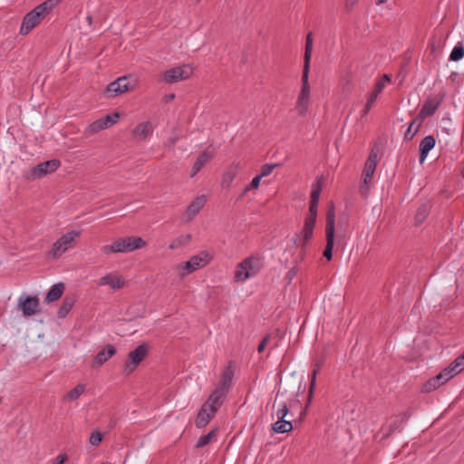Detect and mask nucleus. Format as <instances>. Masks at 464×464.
Listing matches in <instances>:
<instances>
[{"label":"nucleus","instance_id":"nucleus-1","mask_svg":"<svg viewBox=\"0 0 464 464\" xmlns=\"http://www.w3.org/2000/svg\"><path fill=\"white\" fill-rule=\"evenodd\" d=\"M60 2L61 0H46L26 14L20 28V34L23 35L27 34L37 26Z\"/></svg>","mask_w":464,"mask_h":464},{"label":"nucleus","instance_id":"nucleus-2","mask_svg":"<svg viewBox=\"0 0 464 464\" xmlns=\"http://www.w3.org/2000/svg\"><path fill=\"white\" fill-rule=\"evenodd\" d=\"M145 246L146 242L140 237H126L118 238L111 245L103 246L102 251L106 255L125 253L140 249Z\"/></svg>","mask_w":464,"mask_h":464},{"label":"nucleus","instance_id":"nucleus-3","mask_svg":"<svg viewBox=\"0 0 464 464\" xmlns=\"http://www.w3.org/2000/svg\"><path fill=\"white\" fill-rule=\"evenodd\" d=\"M440 101H435L433 99H428L420 111L419 112L418 116L411 122L410 126L408 127L404 139L406 140H411L415 136V134L419 131L423 120L426 117L431 116L434 114L438 107L440 106Z\"/></svg>","mask_w":464,"mask_h":464},{"label":"nucleus","instance_id":"nucleus-4","mask_svg":"<svg viewBox=\"0 0 464 464\" xmlns=\"http://www.w3.org/2000/svg\"><path fill=\"white\" fill-rule=\"evenodd\" d=\"M334 234H335V209L334 205L332 202L328 206L326 212V224H325V237L326 246L324 250L323 256L327 259L331 260L333 257V248L334 245Z\"/></svg>","mask_w":464,"mask_h":464},{"label":"nucleus","instance_id":"nucleus-5","mask_svg":"<svg viewBox=\"0 0 464 464\" xmlns=\"http://www.w3.org/2000/svg\"><path fill=\"white\" fill-rule=\"evenodd\" d=\"M262 266L259 257L249 256L244 259L237 267L235 280L245 281L249 277L256 276Z\"/></svg>","mask_w":464,"mask_h":464},{"label":"nucleus","instance_id":"nucleus-6","mask_svg":"<svg viewBox=\"0 0 464 464\" xmlns=\"http://www.w3.org/2000/svg\"><path fill=\"white\" fill-rule=\"evenodd\" d=\"M60 166L61 161L59 160H50L30 169L24 174V178L28 180L41 179L48 174L54 172Z\"/></svg>","mask_w":464,"mask_h":464},{"label":"nucleus","instance_id":"nucleus-7","mask_svg":"<svg viewBox=\"0 0 464 464\" xmlns=\"http://www.w3.org/2000/svg\"><path fill=\"white\" fill-rule=\"evenodd\" d=\"M316 218L317 216L306 214L303 230L300 234L295 235V244L301 247L303 253L313 237L314 228L316 224Z\"/></svg>","mask_w":464,"mask_h":464},{"label":"nucleus","instance_id":"nucleus-8","mask_svg":"<svg viewBox=\"0 0 464 464\" xmlns=\"http://www.w3.org/2000/svg\"><path fill=\"white\" fill-rule=\"evenodd\" d=\"M308 75L309 70H303L302 73V87L299 92L297 102H296V111L300 115H304L309 105V98H310V85L308 82Z\"/></svg>","mask_w":464,"mask_h":464},{"label":"nucleus","instance_id":"nucleus-9","mask_svg":"<svg viewBox=\"0 0 464 464\" xmlns=\"http://www.w3.org/2000/svg\"><path fill=\"white\" fill-rule=\"evenodd\" d=\"M148 354V345L146 343L140 344L136 349L130 352L125 362L124 373L130 374L136 367L143 361Z\"/></svg>","mask_w":464,"mask_h":464},{"label":"nucleus","instance_id":"nucleus-10","mask_svg":"<svg viewBox=\"0 0 464 464\" xmlns=\"http://www.w3.org/2000/svg\"><path fill=\"white\" fill-rule=\"evenodd\" d=\"M378 152L379 151L377 149H375V148L372 149L370 155L366 160V163H365V166L363 169V172H362L363 182H362V185L361 186L362 193H364V190H365V192L367 191L368 185L372 181V175L377 167Z\"/></svg>","mask_w":464,"mask_h":464},{"label":"nucleus","instance_id":"nucleus-11","mask_svg":"<svg viewBox=\"0 0 464 464\" xmlns=\"http://www.w3.org/2000/svg\"><path fill=\"white\" fill-rule=\"evenodd\" d=\"M78 233L71 231L62 236L53 245L52 249L49 251V256L53 258L60 257L72 245L75 237Z\"/></svg>","mask_w":464,"mask_h":464},{"label":"nucleus","instance_id":"nucleus-12","mask_svg":"<svg viewBox=\"0 0 464 464\" xmlns=\"http://www.w3.org/2000/svg\"><path fill=\"white\" fill-rule=\"evenodd\" d=\"M134 88V85H131L130 82V78L127 76L119 77L114 82H111L105 92L104 94L107 98H112L119 94L129 92Z\"/></svg>","mask_w":464,"mask_h":464},{"label":"nucleus","instance_id":"nucleus-13","mask_svg":"<svg viewBox=\"0 0 464 464\" xmlns=\"http://www.w3.org/2000/svg\"><path fill=\"white\" fill-rule=\"evenodd\" d=\"M191 74L192 68L184 64L166 71L162 75V80L167 83H174L188 79Z\"/></svg>","mask_w":464,"mask_h":464},{"label":"nucleus","instance_id":"nucleus-14","mask_svg":"<svg viewBox=\"0 0 464 464\" xmlns=\"http://www.w3.org/2000/svg\"><path fill=\"white\" fill-rule=\"evenodd\" d=\"M208 263V255L201 254L192 256L188 261L179 264L177 268L180 270V276L184 277L186 275L205 266Z\"/></svg>","mask_w":464,"mask_h":464},{"label":"nucleus","instance_id":"nucleus-15","mask_svg":"<svg viewBox=\"0 0 464 464\" xmlns=\"http://www.w3.org/2000/svg\"><path fill=\"white\" fill-rule=\"evenodd\" d=\"M40 303L36 296L21 295L18 298V308L24 316H32L38 313Z\"/></svg>","mask_w":464,"mask_h":464},{"label":"nucleus","instance_id":"nucleus-16","mask_svg":"<svg viewBox=\"0 0 464 464\" xmlns=\"http://www.w3.org/2000/svg\"><path fill=\"white\" fill-rule=\"evenodd\" d=\"M451 378L450 375L446 372L445 370L441 371L438 375H436L433 378H430L428 382H426L422 388V392H430L432 391H435L437 388H439L443 383L447 382Z\"/></svg>","mask_w":464,"mask_h":464},{"label":"nucleus","instance_id":"nucleus-17","mask_svg":"<svg viewBox=\"0 0 464 464\" xmlns=\"http://www.w3.org/2000/svg\"><path fill=\"white\" fill-rule=\"evenodd\" d=\"M99 285H109L113 290H119L125 285V280L122 276L116 274H107L101 277L98 282Z\"/></svg>","mask_w":464,"mask_h":464},{"label":"nucleus","instance_id":"nucleus-18","mask_svg":"<svg viewBox=\"0 0 464 464\" xmlns=\"http://www.w3.org/2000/svg\"><path fill=\"white\" fill-rule=\"evenodd\" d=\"M228 392L216 387V389L209 395L208 400L204 402L206 405L208 404V407L218 411V410L223 404L225 398L227 397Z\"/></svg>","mask_w":464,"mask_h":464},{"label":"nucleus","instance_id":"nucleus-19","mask_svg":"<svg viewBox=\"0 0 464 464\" xmlns=\"http://www.w3.org/2000/svg\"><path fill=\"white\" fill-rule=\"evenodd\" d=\"M216 412V411L208 407V404L203 403L196 419V426L200 429L204 428L215 416Z\"/></svg>","mask_w":464,"mask_h":464},{"label":"nucleus","instance_id":"nucleus-20","mask_svg":"<svg viewBox=\"0 0 464 464\" xmlns=\"http://www.w3.org/2000/svg\"><path fill=\"white\" fill-rule=\"evenodd\" d=\"M207 198L204 195L197 197L188 207L186 211V218L190 221L205 206Z\"/></svg>","mask_w":464,"mask_h":464},{"label":"nucleus","instance_id":"nucleus-21","mask_svg":"<svg viewBox=\"0 0 464 464\" xmlns=\"http://www.w3.org/2000/svg\"><path fill=\"white\" fill-rule=\"evenodd\" d=\"M322 191V184L320 180H317L315 184L313 185L312 193H311V200L309 204L308 213L310 215L317 216V208L319 203V198Z\"/></svg>","mask_w":464,"mask_h":464},{"label":"nucleus","instance_id":"nucleus-22","mask_svg":"<svg viewBox=\"0 0 464 464\" xmlns=\"http://www.w3.org/2000/svg\"><path fill=\"white\" fill-rule=\"evenodd\" d=\"M436 140L433 136L429 135L426 136L424 139L421 140L420 143V162L422 164L430 150H431L435 146Z\"/></svg>","mask_w":464,"mask_h":464},{"label":"nucleus","instance_id":"nucleus-23","mask_svg":"<svg viewBox=\"0 0 464 464\" xmlns=\"http://www.w3.org/2000/svg\"><path fill=\"white\" fill-rule=\"evenodd\" d=\"M116 353V349L111 344H107L94 358L93 366H101Z\"/></svg>","mask_w":464,"mask_h":464},{"label":"nucleus","instance_id":"nucleus-24","mask_svg":"<svg viewBox=\"0 0 464 464\" xmlns=\"http://www.w3.org/2000/svg\"><path fill=\"white\" fill-rule=\"evenodd\" d=\"M233 377L234 369L231 363H229V365L225 369L224 372L222 373L221 379L217 387L228 392L231 388Z\"/></svg>","mask_w":464,"mask_h":464},{"label":"nucleus","instance_id":"nucleus-25","mask_svg":"<svg viewBox=\"0 0 464 464\" xmlns=\"http://www.w3.org/2000/svg\"><path fill=\"white\" fill-rule=\"evenodd\" d=\"M213 157V154L211 151H209L208 150H204L203 152H201L193 167H192V169H191V173H190V177H194L198 172L200 171V169L204 167V165L209 160H211Z\"/></svg>","mask_w":464,"mask_h":464},{"label":"nucleus","instance_id":"nucleus-26","mask_svg":"<svg viewBox=\"0 0 464 464\" xmlns=\"http://www.w3.org/2000/svg\"><path fill=\"white\" fill-rule=\"evenodd\" d=\"M152 124L150 121H144L136 126L133 135L140 140H145L152 134Z\"/></svg>","mask_w":464,"mask_h":464},{"label":"nucleus","instance_id":"nucleus-27","mask_svg":"<svg viewBox=\"0 0 464 464\" xmlns=\"http://www.w3.org/2000/svg\"><path fill=\"white\" fill-rule=\"evenodd\" d=\"M464 369V353L457 357L447 368L444 370L450 378L460 372Z\"/></svg>","mask_w":464,"mask_h":464},{"label":"nucleus","instance_id":"nucleus-28","mask_svg":"<svg viewBox=\"0 0 464 464\" xmlns=\"http://www.w3.org/2000/svg\"><path fill=\"white\" fill-rule=\"evenodd\" d=\"M237 165H231L223 174L221 185L225 188H230L233 180L237 175Z\"/></svg>","mask_w":464,"mask_h":464},{"label":"nucleus","instance_id":"nucleus-29","mask_svg":"<svg viewBox=\"0 0 464 464\" xmlns=\"http://www.w3.org/2000/svg\"><path fill=\"white\" fill-rule=\"evenodd\" d=\"M63 290H64V285L63 283H58V284L53 285L51 287V289L48 291L46 297H45V301L47 303H51V302L58 300L62 296Z\"/></svg>","mask_w":464,"mask_h":464},{"label":"nucleus","instance_id":"nucleus-30","mask_svg":"<svg viewBox=\"0 0 464 464\" xmlns=\"http://www.w3.org/2000/svg\"><path fill=\"white\" fill-rule=\"evenodd\" d=\"M312 50H313V38H312V33H309L306 35L305 39V51L304 55V68L303 70H310V60L312 55Z\"/></svg>","mask_w":464,"mask_h":464},{"label":"nucleus","instance_id":"nucleus-31","mask_svg":"<svg viewBox=\"0 0 464 464\" xmlns=\"http://www.w3.org/2000/svg\"><path fill=\"white\" fill-rule=\"evenodd\" d=\"M430 202H425V203H422L419 208L417 209V212H416V215H415V223L417 225H420L424 222V220L427 218L429 213H430Z\"/></svg>","mask_w":464,"mask_h":464},{"label":"nucleus","instance_id":"nucleus-32","mask_svg":"<svg viewBox=\"0 0 464 464\" xmlns=\"http://www.w3.org/2000/svg\"><path fill=\"white\" fill-rule=\"evenodd\" d=\"M75 303V299L72 296H65L63 300V304L58 310V316L64 318L68 313L72 310Z\"/></svg>","mask_w":464,"mask_h":464},{"label":"nucleus","instance_id":"nucleus-33","mask_svg":"<svg viewBox=\"0 0 464 464\" xmlns=\"http://www.w3.org/2000/svg\"><path fill=\"white\" fill-rule=\"evenodd\" d=\"M349 226V218L345 213L340 214L338 217L337 224V238L340 239L345 237V232Z\"/></svg>","mask_w":464,"mask_h":464},{"label":"nucleus","instance_id":"nucleus-34","mask_svg":"<svg viewBox=\"0 0 464 464\" xmlns=\"http://www.w3.org/2000/svg\"><path fill=\"white\" fill-rule=\"evenodd\" d=\"M272 429L276 433H285L293 430V424L290 420L277 419V421L273 424Z\"/></svg>","mask_w":464,"mask_h":464},{"label":"nucleus","instance_id":"nucleus-35","mask_svg":"<svg viewBox=\"0 0 464 464\" xmlns=\"http://www.w3.org/2000/svg\"><path fill=\"white\" fill-rule=\"evenodd\" d=\"M382 90H383L382 83H375L374 90L372 92V94L370 95V97L368 98L365 107L363 109V111H362L363 114H365L369 111V110L373 105L378 95L382 92Z\"/></svg>","mask_w":464,"mask_h":464},{"label":"nucleus","instance_id":"nucleus-36","mask_svg":"<svg viewBox=\"0 0 464 464\" xmlns=\"http://www.w3.org/2000/svg\"><path fill=\"white\" fill-rule=\"evenodd\" d=\"M84 391L85 385L78 384L64 396V400L75 401L84 392Z\"/></svg>","mask_w":464,"mask_h":464},{"label":"nucleus","instance_id":"nucleus-37","mask_svg":"<svg viewBox=\"0 0 464 464\" xmlns=\"http://www.w3.org/2000/svg\"><path fill=\"white\" fill-rule=\"evenodd\" d=\"M464 56V47L463 45L459 43L457 45L454 46L453 50L450 53V61H459Z\"/></svg>","mask_w":464,"mask_h":464},{"label":"nucleus","instance_id":"nucleus-38","mask_svg":"<svg viewBox=\"0 0 464 464\" xmlns=\"http://www.w3.org/2000/svg\"><path fill=\"white\" fill-rule=\"evenodd\" d=\"M104 129H106V123H104L102 119H99L89 125L88 132L90 134H93V133H97Z\"/></svg>","mask_w":464,"mask_h":464},{"label":"nucleus","instance_id":"nucleus-39","mask_svg":"<svg viewBox=\"0 0 464 464\" xmlns=\"http://www.w3.org/2000/svg\"><path fill=\"white\" fill-rule=\"evenodd\" d=\"M216 433H217V430H212L208 434L201 436L199 438L198 441L197 442V448H202V447L208 445V443H210L212 439L216 436Z\"/></svg>","mask_w":464,"mask_h":464},{"label":"nucleus","instance_id":"nucleus-40","mask_svg":"<svg viewBox=\"0 0 464 464\" xmlns=\"http://www.w3.org/2000/svg\"><path fill=\"white\" fill-rule=\"evenodd\" d=\"M190 240V235H186V236H182V237H179L178 238H176L169 246V249H175V248H178L180 246L188 243V241Z\"/></svg>","mask_w":464,"mask_h":464},{"label":"nucleus","instance_id":"nucleus-41","mask_svg":"<svg viewBox=\"0 0 464 464\" xmlns=\"http://www.w3.org/2000/svg\"><path fill=\"white\" fill-rule=\"evenodd\" d=\"M120 115L118 112H114L112 114H107L106 116L101 118L104 123H106V129L114 123L117 122Z\"/></svg>","mask_w":464,"mask_h":464},{"label":"nucleus","instance_id":"nucleus-42","mask_svg":"<svg viewBox=\"0 0 464 464\" xmlns=\"http://www.w3.org/2000/svg\"><path fill=\"white\" fill-rule=\"evenodd\" d=\"M262 177L257 175L256 176L252 181L250 182V184L246 187V188L244 189L242 195H241V198H243L250 189H256L259 187L260 185V180H261Z\"/></svg>","mask_w":464,"mask_h":464},{"label":"nucleus","instance_id":"nucleus-43","mask_svg":"<svg viewBox=\"0 0 464 464\" xmlns=\"http://www.w3.org/2000/svg\"><path fill=\"white\" fill-rule=\"evenodd\" d=\"M103 438V434L98 430H94L92 432L89 441L92 446H98Z\"/></svg>","mask_w":464,"mask_h":464},{"label":"nucleus","instance_id":"nucleus-44","mask_svg":"<svg viewBox=\"0 0 464 464\" xmlns=\"http://www.w3.org/2000/svg\"><path fill=\"white\" fill-rule=\"evenodd\" d=\"M278 165L277 164H265L261 168V172L259 176L266 177L268 176Z\"/></svg>","mask_w":464,"mask_h":464},{"label":"nucleus","instance_id":"nucleus-45","mask_svg":"<svg viewBox=\"0 0 464 464\" xmlns=\"http://www.w3.org/2000/svg\"><path fill=\"white\" fill-rule=\"evenodd\" d=\"M316 366H317V368L313 371V374H312V380H311L310 388H309V393H308V401H311L312 395H313V392H314V389L315 387V380H316V374H317V372H318L319 364H317Z\"/></svg>","mask_w":464,"mask_h":464},{"label":"nucleus","instance_id":"nucleus-46","mask_svg":"<svg viewBox=\"0 0 464 464\" xmlns=\"http://www.w3.org/2000/svg\"><path fill=\"white\" fill-rule=\"evenodd\" d=\"M288 414V407L286 403L282 402L279 404V409L276 411V417L277 419H285V416Z\"/></svg>","mask_w":464,"mask_h":464},{"label":"nucleus","instance_id":"nucleus-47","mask_svg":"<svg viewBox=\"0 0 464 464\" xmlns=\"http://www.w3.org/2000/svg\"><path fill=\"white\" fill-rule=\"evenodd\" d=\"M269 340H270V336L269 335H266V336H265L262 339V341L260 342V343L257 346V352L259 353H261L265 350V348L266 347L267 343H269Z\"/></svg>","mask_w":464,"mask_h":464},{"label":"nucleus","instance_id":"nucleus-48","mask_svg":"<svg viewBox=\"0 0 464 464\" xmlns=\"http://www.w3.org/2000/svg\"><path fill=\"white\" fill-rule=\"evenodd\" d=\"M179 140L178 133L173 132V135L167 140L166 145L174 147L176 142Z\"/></svg>","mask_w":464,"mask_h":464},{"label":"nucleus","instance_id":"nucleus-49","mask_svg":"<svg viewBox=\"0 0 464 464\" xmlns=\"http://www.w3.org/2000/svg\"><path fill=\"white\" fill-rule=\"evenodd\" d=\"M68 459V456L66 454H60L53 460V464H64V462Z\"/></svg>","mask_w":464,"mask_h":464},{"label":"nucleus","instance_id":"nucleus-50","mask_svg":"<svg viewBox=\"0 0 464 464\" xmlns=\"http://www.w3.org/2000/svg\"><path fill=\"white\" fill-rule=\"evenodd\" d=\"M391 82V77H390V75H388V74H383V75H382V77L381 79H379V80L377 81V82H376V83H382L383 88H384V87H385V84H386L387 82Z\"/></svg>","mask_w":464,"mask_h":464},{"label":"nucleus","instance_id":"nucleus-51","mask_svg":"<svg viewBox=\"0 0 464 464\" xmlns=\"http://www.w3.org/2000/svg\"><path fill=\"white\" fill-rule=\"evenodd\" d=\"M296 274H297V268H296V266H294L293 268H291L288 271L287 276L289 277V279H292L294 276H295Z\"/></svg>","mask_w":464,"mask_h":464},{"label":"nucleus","instance_id":"nucleus-52","mask_svg":"<svg viewBox=\"0 0 464 464\" xmlns=\"http://www.w3.org/2000/svg\"><path fill=\"white\" fill-rule=\"evenodd\" d=\"M356 2H357V0H346V2H345L346 8L351 10L354 6Z\"/></svg>","mask_w":464,"mask_h":464},{"label":"nucleus","instance_id":"nucleus-53","mask_svg":"<svg viewBox=\"0 0 464 464\" xmlns=\"http://www.w3.org/2000/svg\"><path fill=\"white\" fill-rule=\"evenodd\" d=\"M399 426L400 424L398 423L397 420H395L394 422H392L391 425H390V433H392L394 430H396L397 429H399Z\"/></svg>","mask_w":464,"mask_h":464},{"label":"nucleus","instance_id":"nucleus-54","mask_svg":"<svg viewBox=\"0 0 464 464\" xmlns=\"http://www.w3.org/2000/svg\"><path fill=\"white\" fill-rule=\"evenodd\" d=\"M86 20H87V23L89 25H91L92 24V17L91 15H88L86 17Z\"/></svg>","mask_w":464,"mask_h":464},{"label":"nucleus","instance_id":"nucleus-55","mask_svg":"<svg viewBox=\"0 0 464 464\" xmlns=\"http://www.w3.org/2000/svg\"><path fill=\"white\" fill-rule=\"evenodd\" d=\"M386 1H387V0H376V4H377L378 5H382V4L386 3Z\"/></svg>","mask_w":464,"mask_h":464},{"label":"nucleus","instance_id":"nucleus-56","mask_svg":"<svg viewBox=\"0 0 464 464\" xmlns=\"http://www.w3.org/2000/svg\"><path fill=\"white\" fill-rule=\"evenodd\" d=\"M175 95L174 94H169L168 97H167V100L168 101H172L174 99Z\"/></svg>","mask_w":464,"mask_h":464},{"label":"nucleus","instance_id":"nucleus-57","mask_svg":"<svg viewBox=\"0 0 464 464\" xmlns=\"http://www.w3.org/2000/svg\"><path fill=\"white\" fill-rule=\"evenodd\" d=\"M409 417H410V414H409V413H407V412H405V413H404V418H403V420H406Z\"/></svg>","mask_w":464,"mask_h":464},{"label":"nucleus","instance_id":"nucleus-58","mask_svg":"<svg viewBox=\"0 0 464 464\" xmlns=\"http://www.w3.org/2000/svg\"><path fill=\"white\" fill-rule=\"evenodd\" d=\"M416 127H417V123L411 127V133L414 131V130L416 129Z\"/></svg>","mask_w":464,"mask_h":464},{"label":"nucleus","instance_id":"nucleus-59","mask_svg":"<svg viewBox=\"0 0 464 464\" xmlns=\"http://www.w3.org/2000/svg\"><path fill=\"white\" fill-rule=\"evenodd\" d=\"M276 396H278V394H277ZM276 401H277V397H276V398H275V403H274V405L276 403Z\"/></svg>","mask_w":464,"mask_h":464},{"label":"nucleus","instance_id":"nucleus-60","mask_svg":"<svg viewBox=\"0 0 464 464\" xmlns=\"http://www.w3.org/2000/svg\"><path fill=\"white\" fill-rule=\"evenodd\" d=\"M462 175H463V177H464V167H463V169H462Z\"/></svg>","mask_w":464,"mask_h":464}]
</instances>
